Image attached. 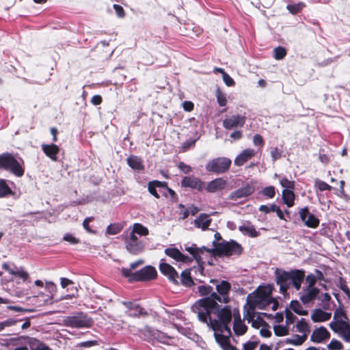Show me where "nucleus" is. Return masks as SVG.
<instances>
[{"instance_id": "nucleus-46", "label": "nucleus", "mask_w": 350, "mask_h": 350, "mask_svg": "<svg viewBox=\"0 0 350 350\" xmlns=\"http://www.w3.org/2000/svg\"><path fill=\"white\" fill-rule=\"evenodd\" d=\"M215 96L217 98V103L219 106H225L227 103L226 96L221 92L219 88H217L215 91Z\"/></svg>"}, {"instance_id": "nucleus-16", "label": "nucleus", "mask_w": 350, "mask_h": 350, "mask_svg": "<svg viewBox=\"0 0 350 350\" xmlns=\"http://www.w3.org/2000/svg\"><path fill=\"white\" fill-rule=\"evenodd\" d=\"M245 122V117L240 115H234L223 121V126L228 130L237 127H242Z\"/></svg>"}, {"instance_id": "nucleus-58", "label": "nucleus", "mask_w": 350, "mask_h": 350, "mask_svg": "<svg viewBox=\"0 0 350 350\" xmlns=\"http://www.w3.org/2000/svg\"><path fill=\"white\" fill-rule=\"evenodd\" d=\"M63 240L70 243L72 245H76L79 243V239L74 237L72 234L66 233L63 237Z\"/></svg>"}, {"instance_id": "nucleus-20", "label": "nucleus", "mask_w": 350, "mask_h": 350, "mask_svg": "<svg viewBox=\"0 0 350 350\" xmlns=\"http://www.w3.org/2000/svg\"><path fill=\"white\" fill-rule=\"evenodd\" d=\"M319 293V290L317 288H306L303 290L300 295L301 301L306 304L310 303Z\"/></svg>"}, {"instance_id": "nucleus-19", "label": "nucleus", "mask_w": 350, "mask_h": 350, "mask_svg": "<svg viewBox=\"0 0 350 350\" xmlns=\"http://www.w3.org/2000/svg\"><path fill=\"white\" fill-rule=\"evenodd\" d=\"M169 257L178 262H187L191 261V257L185 256L176 247H168L164 251Z\"/></svg>"}, {"instance_id": "nucleus-52", "label": "nucleus", "mask_w": 350, "mask_h": 350, "mask_svg": "<svg viewBox=\"0 0 350 350\" xmlns=\"http://www.w3.org/2000/svg\"><path fill=\"white\" fill-rule=\"evenodd\" d=\"M273 52L274 58L278 60L282 59L286 55V51L281 46L275 48Z\"/></svg>"}, {"instance_id": "nucleus-59", "label": "nucleus", "mask_w": 350, "mask_h": 350, "mask_svg": "<svg viewBox=\"0 0 350 350\" xmlns=\"http://www.w3.org/2000/svg\"><path fill=\"white\" fill-rule=\"evenodd\" d=\"M260 334L262 337L268 338L271 336V332L269 329V325L265 323L264 325L260 327Z\"/></svg>"}, {"instance_id": "nucleus-44", "label": "nucleus", "mask_w": 350, "mask_h": 350, "mask_svg": "<svg viewBox=\"0 0 350 350\" xmlns=\"http://www.w3.org/2000/svg\"><path fill=\"white\" fill-rule=\"evenodd\" d=\"M123 241H140L137 237V234L133 232V231L129 228V230L125 231L122 235Z\"/></svg>"}, {"instance_id": "nucleus-17", "label": "nucleus", "mask_w": 350, "mask_h": 350, "mask_svg": "<svg viewBox=\"0 0 350 350\" xmlns=\"http://www.w3.org/2000/svg\"><path fill=\"white\" fill-rule=\"evenodd\" d=\"M330 334L328 330L323 326L316 328L313 330L310 340L315 343H321L329 338Z\"/></svg>"}, {"instance_id": "nucleus-29", "label": "nucleus", "mask_w": 350, "mask_h": 350, "mask_svg": "<svg viewBox=\"0 0 350 350\" xmlns=\"http://www.w3.org/2000/svg\"><path fill=\"white\" fill-rule=\"evenodd\" d=\"M331 317V312H325L321 309H316L311 314V319L314 323H319L326 321L329 320Z\"/></svg>"}, {"instance_id": "nucleus-11", "label": "nucleus", "mask_w": 350, "mask_h": 350, "mask_svg": "<svg viewBox=\"0 0 350 350\" xmlns=\"http://www.w3.org/2000/svg\"><path fill=\"white\" fill-rule=\"evenodd\" d=\"M291 271L276 269V282L280 285V291L283 293H286L291 286Z\"/></svg>"}, {"instance_id": "nucleus-14", "label": "nucleus", "mask_w": 350, "mask_h": 350, "mask_svg": "<svg viewBox=\"0 0 350 350\" xmlns=\"http://www.w3.org/2000/svg\"><path fill=\"white\" fill-rule=\"evenodd\" d=\"M185 250L192 255L191 260L195 259L199 264L203 263L204 256L206 255V253L211 252L210 250L206 249L204 247H197L195 245L185 247Z\"/></svg>"}, {"instance_id": "nucleus-8", "label": "nucleus", "mask_w": 350, "mask_h": 350, "mask_svg": "<svg viewBox=\"0 0 350 350\" xmlns=\"http://www.w3.org/2000/svg\"><path fill=\"white\" fill-rule=\"evenodd\" d=\"M157 276V272L156 269L151 265H148L133 273L132 280L149 281L155 279Z\"/></svg>"}, {"instance_id": "nucleus-31", "label": "nucleus", "mask_w": 350, "mask_h": 350, "mask_svg": "<svg viewBox=\"0 0 350 350\" xmlns=\"http://www.w3.org/2000/svg\"><path fill=\"white\" fill-rule=\"evenodd\" d=\"M123 304L126 307V313L129 316L136 317L142 313V308L137 304L132 302H123Z\"/></svg>"}, {"instance_id": "nucleus-25", "label": "nucleus", "mask_w": 350, "mask_h": 350, "mask_svg": "<svg viewBox=\"0 0 350 350\" xmlns=\"http://www.w3.org/2000/svg\"><path fill=\"white\" fill-rule=\"evenodd\" d=\"M42 149L44 154L52 161L57 160V154L59 152V147L55 144H42Z\"/></svg>"}, {"instance_id": "nucleus-48", "label": "nucleus", "mask_w": 350, "mask_h": 350, "mask_svg": "<svg viewBox=\"0 0 350 350\" xmlns=\"http://www.w3.org/2000/svg\"><path fill=\"white\" fill-rule=\"evenodd\" d=\"M198 292L201 296H208L211 297V293H215L211 286L202 285L198 286Z\"/></svg>"}, {"instance_id": "nucleus-30", "label": "nucleus", "mask_w": 350, "mask_h": 350, "mask_svg": "<svg viewBox=\"0 0 350 350\" xmlns=\"http://www.w3.org/2000/svg\"><path fill=\"white\" fill-rule=\"evenodd\" d=\"M167 187V183L164 181L159 180H152L150 181L148 184V190L149 193L152 195L156 198L159 199L160 198L159 194L157 191V188H162Z\"/></svg>"}, {"instance_id": "nucleus-1", "label": "nucleus", "mask_w": 350, "mask_h": 350, "mask_svg": "<svg viewBox=\"0 0 350 350\" xmlns=\"http://www.w3.org/2000/svg\"><path fill=\"white\" fill-rule=\"evenodd\" d=\"M232 321V308L230 306H225L213 313V316H208L205 323L208 327L214 332V336L217 342L223 350H237L229 340L232 335L229 324Z\"/></svg>"}, {"instance_id": "nucleus-9", "label": "nucleus", "mask_w": 350, "mask_h": 350, "mask_svg": "<svg viewBox=\"0 0 350 350\" xmlns=\"http://www.w3.org/2000/svg\"><path fill=\"white\" fill-rule=\"evenodd\" d=\"M330 328L345 341L350 342V325L347 322L330 323Z\"/></svg>"}, {"instance_id": "nucleus-61", "label": "nucleus", "mask_w": 350, "mask_h": 350, "mask_svg": "<svg viewBox=\"0 0 350 350\" xmlns=\"http://www.w3.org/2000/svg\"><path fill=\"white\" fill-rule=\"evenodd\" d=\"M223 81L227 86H233L234 85V81L233 79L227 73H224L222 76Z\"/></svg>"}, {"instance_id": "nucleus-34", "label": "nucleus", "mask_w": 350, "mask_h": 350, "mask_svg": "<svg viewBox=\"0 0 350 350\" xmlns=\"http://www.w3.org/2000/svg\"><path fill=\"white\" fill-rule=\"evenodd\" d=\"M128 165L134 170H142L144 169L142 159L136 156H131L127 158Z\"/></svg>"}, {"instance_id": "nucleus-28", "label": "nucleus", "mask_w": 350, "mask_h": 350, "mask_svg": "<svg viewBox=\"0 0 350 350\" xmlns=\"http://www.w3.org/2000/svg\"><path fill=\"white\" fill-rule=\"evenodd\" d=\"M239 231H241L244 235H247L250 237H257L259 236V232H258L254 226L248 221L243 223L239 227Z\"/></svg>"}, {"instance_id": "nucleus-51", "label": "nucleus", "mask_w": 350, "mask_h": 350, "mask_svg": "<svg viewBox=\"0 0 350 350\" xmlns=\"http://www.w3.org/2000/svg\"><path fill=\"white\" fill-rule=\"evenodd\" d=\"M314 187L321 191L331 190L332 189V187L327 183L319 179L315 180Z\"/></svg>"}, {"instance_id": "nucleus-64", "label": "nucleus", "mask_w": 350, "mask_h": 350, "mask_svg": "<svg viewBox=\"0 0 350 350\" xmlns=\"http://www.w3.org/2000/svg\"><path fill=\"white\" fill-rule=\"evenodd\" d=\"M257 342L254 341H248L243 345L244 350H254L257 347Z\"/></svg>"}, {"instance_id": "nucleus-45", "label": "nucleus", "mask_w": 350, "mask_h": 350, "mask_svg": "<svg viewBox=\"0 0 350 350\" xmlns=\"http://www.w3.org/2000/svg\"><path fill=\"white\" fill-rule=\"evenodd\" d=\"M122 227L120 224H112L107 226L106 232L109 234L115 235L122 230Z\"/></svg>"}, {"instance_id": "nucleus-62", "label": "nucleus", "mask_w": 350, "mask_h": 350, "mask_svg": "<svg viewBox=\"0 0 350 350\" xmlns=\"http://www.w3.org/2000/svg\"><path fill=\"white\" fill-rule=\"evenodd\" d=\"M306 280L308 284V286L307 288H314V285L317 282V280L313 274L308 275L306 276Z\"/></svg>"}, {"instance_id": "nucleus-33", "label": "nucleus", "mask_w": 350, "mask_h": 350, "mask_svg": "<svg viewBox=\"0 0 350 350\" xmlns=\"http://www.w3.org/2000/svg\"><path fill=\"white\" fill-rule=\"evenodd\" d=\"M296 330L301 334V336L308 337L310 332V326L304 319L299 320L295 325Z\"/></svg>"}, {"instance_id": "nucleus-10", "label": "nucleus", "mask_w": 350, "mask_h": 350, "mask_svg": "<svg viewBox=\"0 0 350 350\" xmlns=\"http://www.w3.org/2000/svg\"><path fill=\"white\" fill-rule=\"evenodd\" d=\"M243 319L256 329H259L266 323L260 317V314L256 313V311H253L252 309H244Z\"/></svg>"}, {"instance_id": "nucleus-40", "label": "nucleus", "mask_w": 350, "mask_h": 350, "mask_svg": "<svg viewBox=\"0 0 350 350\" xmlns=\"http://www.w3.org/2000/svg\"><path fill=\"white\" fill-rule=\"evenodd\" d=\"M12 191L4 179L0 178V198L12 194Z\"/></svg>"}, {"instance_id": "nucleus-41", "label": "nucleus", "mask_w": 350, "mask_h": 350, "mask_svg": "<svg viewBox=\"0 0 350 350\" xmlns=\"http://www.w3.org/2000/svg\"><path fill=\"white\" fill-rule=\"evenodd\" d=\"M290 308L299 315H306L308 314V311L304 309L300 304L297 301H291Z\"/></svg>"}, {"instance_id": "nucleus-32", "label": "nucleus", "mask_w": 350, "mask_h": 350, "mask_svg": "<svg viewBox=\"0 0 350 350\" xmlns=\"http://www.w3.org/2000/svg\"><path fill=\"white\" fill-rule=\"evenodd\" d=\"M282 200L288 207H291L294 205L295 194L293 189H284L282 192Z\"/></svg>"}, {"instance_id": "nucleus-55", "label": "nucleus", "mask_w": 350, "mask_h": 350, "mask_svg": "<svg viewBox=\"0 0 350 350\" xmlns=\"http://www.w3.org/2000/svg\"><path fill=\"white\" fill-rule=\"evenodd\" d=\"M262 195L273 198L275 195V187L273 186H268L262 190Z\"/></svg>"}, {"instance_id": "nucleus-38", "label": "nucleus", "mask_w": 350, "mask_h": 350, "mask_svg": "<svg viewBox=\"0 0 350 350\" xmlns=\"http://www.w3.org/2000/svg\"><path fill=\"white\" fill-rule=\"evenodd\" d=\"M347 320L345 310L342 308H338L334 314V320L331 323L347 322Z\"/></svg>"}, {"instance_id": "nucleus-15", "label": "nucleus", "mask_w": 350, "mask_h": 350, "mask_svg": "<svg viewBox=\"0 0 350 350\" xmlns=\"http://www.w3.org/2000/svg\"><path fill=\"white\" fill-rule=\"evenodd\" d=\"M159 268L161 273L166 276L170 282L178 284V273L172 265L161 262L159 264Z\"/></svg>"}, {"instance_id": "nucleus-35", "label": "nucleus", "mask_w": 350, "mask_h": 350, "mask_svg": "<svg viewBox=\"0 0 350 350\" xmlns=\"http://www.w3.org/2000/svg\"><path fill=\"white\" fill-rule=\"evenodd\" d=\"M45 288L49 293V298L45 300V302L51 304L54 303L53 299L57 291V286L53 282H46Z\"/></svg>"}, {"instance_id": "nucleus-13", "label": "nucleus", "mask_w": 350, "mask_h": 350, "mask_svg": "<svg viewBox=\"0 0 350 350\" xmlns=\"http://www.w3.org/2000/svg\"><path fill=\"white\" fill-rule=\"evenodd\" d=\"M232 317H234L233 330L234 334L237 336L244 335L247 330V327L241 319L239 310H232Z\"/></svg>"}, {"instance_id": "nucleus-22", "label": "nucleus", "mask_w": 350, "mask_h": 350, "mask_svg": "<svg viewBox=\"0 0 350 350\" xmlns=\"http://www.w3.org/2000/svg\"><path fill=\"white\" fill-rule=\"evenodd\" d=\"M254 191V187L250 185H247L232 192L230 195L229 198L230 200H237L238 199L251 195Z\"/></svg>"}, {"instance_id": "nucleus-47", "label": "nucleus", "mask_w": 350, "mask_h": 350, "mask_svg": "<svg viewBox=\"0 0 350 350\" xmlns=\"http://www.w3.org/2000/svg\"><path fill=\"white\" fill-rule=\"evenodd\" d=\"M185 327L181 324H175L176 327L183 335L189 336L191 334V325L189 323H185Z\"/></svg>"}, {"instance_id": "nucleus-49", "label": "nucleus", "mask_w": 350, "mask_h": 350, "mask_svg": "<svg viewBox=\"0 0 350 350\" xmlns=\"http://www.w3.org/2000/svg\"><path fill=\"white\" fill-rule=\"evenodd\" d=\"M14 275L19 277L20 278L23 279L24 282H26L29 278V273L26 271L23 267L17 268L14 273Z\"/></svg>"}, {"instance_id": "nucleus-23", "label": "nucleus", "mask_w": 350, "mask_h": 350, "mask_svg": "<svg viewBox=\"0 0 350 350\" xmlns=\"http://www.w3.org/2000/svg\"><path fill=\"white\" fill-rule=\"evenodd\" d=\"M255 151L253 149L247 148L243 150L234 159L235 165L241 166L251 158L254 157Z\"/></svg>"}, {"instance_id": "nucleus-37", "label": "nucleus", "mask_w": 350, "mask_h": 350, "mask_svg": "<svg viewBox=\"0 0 350 350\" xmlns=\"http://www.w3.org/2000/svg\"><path fill=\"white\" fill-rule=\"evenodd\" d=\"M130 228L139 236H147L149 233L148 229L139 223H135Z\"/></svg>"}, {"instance_id": "nucleus-53", "label": "nucleus", "mask_w": 350, "mask_h": 350, "mask_svg": "<svg viewBox=\"0 0 350 350\" xmlns=\"http://www.w3.org/2000/svg\"><path fill=\"white\" fill-rule=\"evenodd\" d=\"M317 299L319 301H321V305L323 308H325L329 304V301L331 299V297L327 293H321V294L319 293V295H317Z\"/></svg>"}, {"instance_id": "nucleus-6", "label": "nucleus", "mask_w": 350, "mask_h": 350, "mask_svg": "<svg viewBox=\"0 0 350 350\" xmlns=\"http://www.w3.org/2000/svg\"><path fill=\"white\" fill-rule=\"evenodd\" d=\"M231 165V160L226 157L213 159L207 163L206 169L208 172L216 174L224 173L227 171Z\"/></svg>"}, {"instance_id": "nucleus-60", "label": "nucleus", "mask_w": 350, "mask_h": 350, "mask_svg": "<svg viewBox=\"0 0 350 350\" xmlns=\"http://www.w3.org/2000/svg\"><path fill=\"white\" fill-rule=\"evenodd\" d=\"M297 319L296 316L294 315L291 311L287 310L286 312V324L290 325L295 322Z\"/></svg>"}, {"instance_id": "nucleus-50", "label": "nucleus", "mask_w": 350, "mask_h": 350, "mask_svg": "<svg viewBox=\"0 0 350 350\" xmlns=\"http://www.w3.org/2000/svg\"><path fill=\"white\" fill-rule=\"evenodd\" d=\"M280 184L284 189H293L295 187V182L288 180L286 177H282L280 179Z\"/></svg>"}, {"instance_id": "nucleus-43", "label": "nucleus", "mask_w": 350, "mask_h": 350, "mask_svg": "<svg viewBox=\"0 0 350 350\" xmlns=\"http://www.w3.org/2000/svg\"><path fill=\"white\" fill-rule=\"evenodd\" d=\"M181 282L186 286H190L193 284L189 270H184L180 274Z\"/></svg>"}, {"instance_id": "nucleus-7", "label": "nucleus", "mask_w": 350, "mask_h": 350, "mask_svg": "<svg viewBox=\"0 0 350 350\" xmlns=\"http://www.w3.org/2000/svg\"><path fill=\"white\" fill-rule=\"evenodd\" d=\"M217 251L222 255H239L242 252V247L238 243L231 241L223 242L215 246Z\"/></svg>"}, {"instance_id": "nucleus-63", "label": "nucleus", "mask_w": 350, "mask_h": 350, "mask_svg": "<svg viewBox=\"0 0 350 350\" xmlns=\"http://www.w3.org/2000/svg\"><path fill=\"white\" fill-rule=\"evenodd\" d=\"M271 156L273 161H275L277 159H279L280 158H281V157H282L281 152L278 148H275L271 151Z\"/></svg>"}, {"instance_id": "nucleus-18", "label": "nucleus", "mask_w": 350, "mask_h": 350, "mask_svg": "<svg viewBox=\"0 0 350 350\" xmlns=\"http://www.w3.org/2000/svg\"><path fill=\"white\" fill-rule=\"evenodd\" d=\"M126 250L134 255L139 254L144 250L145 243L142 241H124Z\"/></svg>"}, {"instance_id": "nucleus-4", "label": "nucleus", "mask_w": 350, "mask_h": 350, "mask_svg": "<svg viewBox=\"0 0 350 350\" xmlns=\"http://www.w3.org/2000/svg\"><path fill=\"white\" fill-rule=\"evenodd\" d=\"M0 168L11 172L18 177H21L25 172L22 165L10 153L0 154Z\"/></svg>"}, {"instance_id": "nucleus-42", "label": "nucleus", "mask_w": 350, "mask_h": 350, "mask_svg": "<svg viewBox=\"0 0 350 350\" xmlns=\"http://www.w3.org/2000/svg\"><path fill=\"white\" fill-rule=\"evenodd\" d=\"M273 331L278 336H284L288 334V328L286 325H275L273 326Z\"/></svg>"}, {"instance_id": "nucleus-5", "label": "nucleus", "mask_w": 350, "mask_h": 350, "mask_svg": "<svg viewBox=\"0 0 350 350\" xmlns=\"http://www.w3.org/2000/svg\"><path fill=\"white\" fill-rule=\"evenodd\" d=\"M66 326L75 328L89 327L92 325V320L86 314L81 313L77 316L66 317L64 319Z\"/></svg>"}, {"instance_id": "nucleus-36", "label": "nucleus", "mask_w": 350, "mask_h": 350, "mask_svg": "<svg viewBox=\"0 0 350 350\" xmlns=\"http://www.w3.org/2000/svg\"><path fill=\"white\" fill-rule=\"evenodd\" d=\"M306 340V337H305V336L295 334L290 338H286L285 343L294 346H299L301 345Z\"/></svg>"}, {"instance_id": "nucleus-12", "label": "nucleus", "mask_w": 350, "mask_h": 350, "mask_svg": "<svg viewBox=\"0 0 350 350\" xmlns=\"http://www.w3.org/2000/svg\"><path fill=\"white\" fill-rule=\"evenodd\" d=\"M299 214L301 221L307 227L316 228L319 226V219L309 212L308 207L301 208Z\"/></svg>"}, {"instance_id": "nucleus-26", "label": "nucleus", "mask_w": 350, "mask_h": 350, "mask_svg": "<svg viewBox=\"0 0 350 350\" xmlns=\"http://www.w3.org/2000/svg\"><path fill=\"white\" fill-rule=\"evenodd\" d=\"M226 184L225 180L221 178H218L209 182L206 187V190L209 193H215L223 189Z\"/></svg>"}, {"instance_id": "nucleus-27", "label": "nucleus", "mask_w": 350, "mask_h": 350, "mask_svg": "<svg viewBox=\"0 0 350 350\" xmlns=\"http://www.w3.org/2000/svg\"><path fill=\"white\" fill-rule=\"evenodd\" d=\"M304 278V272L301 270L291 271V285L299 290Z\"/></svg>"}, {"instance_id": "nucleus-2", "label": "nucleus", "mask_w": 350, "mask_h": 350, "mask_svg": "<svg viewBox=\"0 0 350 350\" xmlns=\"http://www.w3.org/2000/svg\"><path fill=\"white\" fill-rule=\"evenodd\" d=\"M231 289L230 284L225 280L216 284L217 293H211V297H205L197 301L192 306L193 311L197 314L200 321H206L208 316H213V313L224 307L219 306L216 301L227 304L230 301L229 293Z\"/></svg>"}, {"instance_id": "nucleus-56", "label": "nucleus", "mask_w": 350, "mask_h": 350, "mask_svg": "<svg viewBox=\"0 0 350 350\" xmlns=\"http://www.w3.org/2000/svg\"><path fill=\"white\" fill-rule=\"evenodd\" d=\"M156 338L158 340V341L164 344H169L172 340L170 337L160 332H157L156 333Z\"/></svg>"}, {"instance_id": "nucleus-39", "label": "nucleus", "mask_w": 350, "mask_h": 350, "mask_svg": "<svg viewBox=\"0 0 350 350\" xmlns=\"http://www.w3.org/2000/svg\"><path fill=\"white\" fill-rule=\"evenodd\" d=\"M29 345L31 350H51L47 345L36 339L31 340Z\"/></svg>"}, {"instance_id": "nucleus-24", "label": "nucleus", "mask_w": 350, "mask_h": 350, "mask_svg": "<svg viewBox=\"0 0 350 350\" xmlns=\"http://www.w3.org/2000/svg\"><path fill=\"white\" fill-rule=\"evenodd\" d=\"M212 219L207 214L202 213L193 221L195 227L206 230L208 228Z\"/></svg>"}, {"instance_id": "nucleus-21", "label": "nucleus", "mask_w": 350, "mask_h": 350, "mask_svg": "<svg viewBox=\"0 0 350 350\" xmlns=\"http://www.w3.org/2000/svg\"><path fill=\"white\" fill-rule=\"evenodd\" d=\"M181 185L183 187H190L198 191L202 190L204 186L203 183L194 176L184 177L182 180Z\"/></svg>"}, {"instance_id": "nucleus-54", "label": "nucleus", "mask_w": 350, "mask_h": 350, "mask_svg": "<svg viewBox=\"0 0 350 350\" xmlns=\"http://www.w3.org/2000/svg\"><path fill=\"white\" fill-rule=\"evenodd\" d=\"M304 4L303 3H299L294 5H288L286 8L292 14H297L302 10Z\"/></svg>"}, {"instance_id": "nucleus-57", "label": "nucleus", "mask_w": 350, "mask_h": 350, "mask_svg": "<svg viewBox=\"0 0 350 350\" xmlns=\"http://www.w3.org/2000/svg\"><path fill=\"white\" fill-rule=\"evenodd\" d=\"M342 347V344L337 340H332L327 345L330 350H341Z\"/></svg>"}, {"instance_id": "nucleus-3", "label": "nucleus", "mask_w": 350, "mask_h": 350, "mask_svg": "<svg viewBox=\"0 0 350 350\" xmlns=\"http://www.w3.org/2000/svg\"><path fill=\"white\" fill-rule=\"evenodd\" d=\"M273 288L270 285L259 286L254 292L249 294L247 297V306L244 309L271 308L276 310L278 306V302L271 297Z\"/></svg>"}]
</instances>
